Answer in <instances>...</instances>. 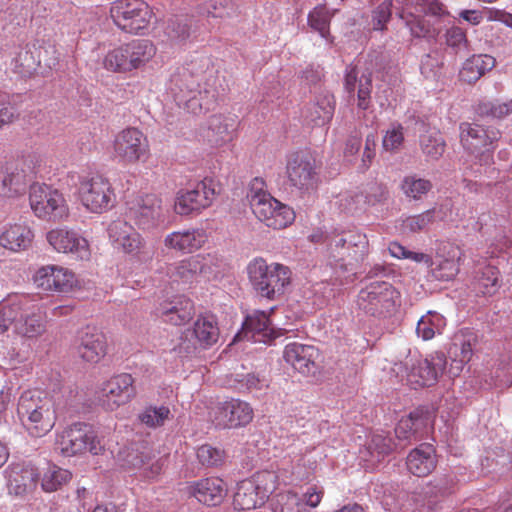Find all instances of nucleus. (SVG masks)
<instances>
[{"mask_svg":"<svg viewBox=\"0 0 512 512\" xmlns=\"http://www.w3.org/2000/svg\"><path fill=\"white\" fill-rule=\"evenodd\" d=\"M17 414L22 425L34 437H42L50 432L57 418L54 401L46 392L38 389L21 394Z\"/></svg>","mask_w":512,"mask_h":512,"instance_id":"1","label":"nucleus"},{"mask_svg":"<svg viewBox=\"0 0 512 512\" xmlns=\"http://www.w3.org/2000/svg\"><path fill=\"white\" fill-rule=\"evenodd\" d=\"M200 75L189 68L181 67L171 76L168 91L175 103L188 112L199 114L211 109L216 94L206 88L199 89Z\"/></svg>","mask_w":512,"mask_h":512,"instance_id":"2","label":"nucleus"},{"mask_svg":"<svg viewBox=\"0 0 512 512\" xmlns=\"http://www.w3.org/2000/svg\"><path fill=\"white\" fill-rule=\"evenodd\" d=\"M249 280L256 293L274 300L284 293L290 283V271L281 264L268 265L262 258L254 259L247 267Z\"/></svg>","mask_w":512,"mask_h":512,"instance_id":"3","label":"nucleus"},{"mask_svg":"<svg viewBox=\"0 0 512 512\" xmlns=\"http://www.w3.org/2000/svg\"><path fill=\"white\" fill-rule=\"evenodd\" d=\"M328 240L330 264L345 270L348 266L363 261L368 253V239L362 233L351 231L336 233Z\"/></svg>","mask_w":512,"mask_h":512,"instance_id":"4","label":"nucleus"},{"mask_svg":"<svg viewBox=\"0 0 512 512\" xmlns=\"http://www.w3.org/2000/svg\"><path fill=\"white\" fill-rule=\"evenodd\" d=\"M399 293L388 282H372L360 290L357 305L366 315L384 318L391 315Z\"/></svg>","mask_w":512,"mask_h":512,"instance_id":"5","label":"nucleus"},{"mask_svg":"<svg viewBox=\"0 0 512 512\" xmlns=\"http://www.w3.org/2000/svg\"><path fill=\"white\" fill-rule=\"evenodd\" d=\"M104 446L92 427L85 423H75L64 430L56 440L55 450L70 457L84 452L98 455Z\"/></svg>","mask_w":512,"mask_h":512,"instance_id":"6","label":"nucleus"},{"mask_svg":"<svg viewBox=\"0 0 512 512\" xmlns=\"http://www.w3.org/2000/svg\"><path fill=\"white\" fill-rule=\"evenodd\" d=\"M446 363L447 360L443 353H435L429 358L409 354L399 369H404L411 387L418 389L434 385L439 375L443 373Z\"/></svg>","mask_w":512,"mask_h":512,"instance_id":"7","label":"nucleus"},{"mask_svg":"<svg viewBox=\"0 0 512 512\" xmlns=\"http://www.w3.org/2000/svg\"><path fill=\"white\" fill-rule=\"evenodd\" d=\"M460 143L472 155L479 156V161L488 164L492 159L495 143L500 139V131L484 128L476 123L462 122L459 125Z\"/></svg>","mask_w":512,"mask_h":512,"instance_id":"8","label":"nucleus"},{"mask_svg":"<svg viewBox=\"0 0 512 512\" xmlns=\"http://www.w3.org/2000/svg\"><path fill=\"white\" fill-rule=\"evenodd\" d=\"M29 202L35 215L48 221L62 220L69 213L62 193L45 184L34 183L30 186Z\"/></svg>","mask_w":512,"mask_h":512,"instance_id":"9","label":"nucleus"},{"mask_svg":"<svg viewBox=\"0 0 512 512\" xmlns=\"http://www.w3.org/2000/svg\"><path fill=\"white\" fill-rule=\"evenodd\" d=\"M79 195L81 203L93 213L107 211L116 202V195L110 181L99 174L81 178Z\"/></svg>","mask_w":512,"mask_h":512,"instance_id":"10","label":"nucleus"},{"mask_svg":"<svg viewBox=\"0 0 512 512\" xmlns=\"http://www.w3.org/2000/svg\"><path fill=\"white\" fill-rule=\"evenodd\" d=\"M111 242L124 253L136 257L141 262L153 259L154 248L148 245L144 238L127 222L117 220L108 228Z\"/></svg>","mask_w":512,"mask_h":512,"instance_id":"11","label":"nucleus"},{"mask_svg":"<svg viewBox=\"0 0 512 512\" xmlns=\"http://www.w3.org/2000/svg\"><path fill=\"white\" fill-rule=\"evenodd\" d=\"M111 17L121 30L137 34L148 26L151 11L142 0H118L111 7Z\"/></svg>","mask_w":512,"mask_h":512,"instance_id":"12","label":"nucleus"},{"mask_svg":"<svg viewBox=\"0 0 512 512\" xmlns=\"http://www.w3.org/2000/svg\"><path fill=\"white\" fill-rule=\"evenodd\" d=\"M286 176L289 184L301 192L314 189L317 182L315 158L307 151L291 153L287 156Z\"/></svg>","mask_w":512,"mask_h":512,"instance_id":"13","label":"nucleus"},{"mask_svg":"<svg viewBox=\"0 0 512 512\" xmlns=\"http://www.w3.org/2000/svg\"><path fill=\"white\" fill-rule=\"evenodd\" d=\"M274 478L272 473L265 472L258 475L257 482L249 480L241 482L234 495V507L238 510H251L262 505L275 488Z\"/></svg>","mask_w":512,"mask_h":512,"instance_id":"14","label":"nucleus"},{"mask_svg":"<svg viewBox=\"0 0 512 512\" xmlns=\"http://www.w3.org/2000/svg\"><path fill=\"white\" fill-rule=\"evenodd\" d=\"M253 416V408L248 402L234 398L218 403L211 412L213 423L221 428L244 427Z\"/></svg>","mask_w":512,"mask_h":512,"instance_id":"15","label":"nucleus"},{"mask_svg":"<svg viewBox=\"0 0 512 512\" xmlns=\"http://www.w3.org/2000/svg\"><path fill=\"white\" fill-rule=\"evenodd\" d=\"M215 196L213 180L205 178L193 188L177 193L174 210L179 215H189L209 207Z\"/></svg>","mask_w":512,"mask_h":512,"instance_id":"16","label":"nucleus"},{"mask_svg":"<svg viewBox=\"0 0 512 512\" xmlns=\"http://www.w3.org/2000/svg\"><path fill=\"white\" fill-rule=\"evenodd\" d=\"M161 203V199L154 194L138 195L127 202V215L140 229H151L162 219Z\"/></svg>","mask_w":512,"mask_h":512,"instance_id":"17","label":"nucleus"},{"mask_svg":"<svg viewBox=\"0 0 512 512\" xmlns=\"http://www.w3.org/2000/svg\"><path fill=\"white\" fill-rule=\"evenodd\" d=\"M133 383V377L127 373L112 377L102 387L101 405L106 410L113 411L128 403L136 394Z\"/></svg>","mask_w":512,"mask_h":512,"instance_id":"18","label":"nucleus"},{"mask_svg":"<svg viewBox=\"0 0 512 512\" xmlns=\"http://www.w3.org/2000/svg\"><path fill=\"white\" fill-rule=\"evenodd\" d=\"M117 157L127 163H135L148 152V141L141 131L128 128L121 131L114 140Z\"/></svg>","mask_w":512,"mask_h":512,"instance_id":"19","label":"nucleus"},{"mask_svg":"<svg viewBox=\"0 0 512 512\" xmlns=\"http://www.w3.org/2000/svg\"><path fill=\"white\" fill-rule=\"evenodd\" d=\"M75 349L84 361L98 363L107 353L106 337L97 328L87 326L78 332Z\"/></svg>","mask_w":512,"mask_h":512,"instance_id":"20","label":"nucleus"},{"mask_svg":"<svg viewBox=\"0 0 512 512\" xmlns=\"http://www.w3.org/2000/svg\"><path fill=\"white\" fill-rule=\"evenodd\" d=\"M461 251L456 245L443 242L431 261V274L436 280L449 281L459 273Z\"/></svg>","mask_w":512,"mask_h":512,"instance_id":"21","label":"nucleus"},{"mask_svg":"<svg viewBox=\"0 0 512 512\" xmlns=\"http://www.w3.org/2000/svg\"><path fill=\"white\" fill-rule=\"evenodd\" d=\"M213 259L209 254L206 256H192L171 264L167 269V274L174 281H181L183 283L191 282L197 275L209 278L214 273L212 269Z\"/></svg>","mask_w":512,"mask_h":512,"instance_id":"22","label":"nucleus"},{"mask_svg":"<svg viewBox=\"0 0 512 512\" xmlns=\"http://www.w3.org/2000/svg\"><path fill=\"white\" fill-rule=\"evenodd\" d=\"M74 274L63 267H41L34 275V282L43 291L68 292L75 284Z\"/></svg>","mask_w":512,"mask_h":512,"instance_id":"23","label":"nucleus"},{"mask_svg":"<svg viewBox=\"0 0 512 512\" xmlns=\"http://www.w3.org/2000/svg\"><path fill=\"white\" fill-rule=\"evenodd\" d=\"M47 241L58 252L72 253L81 260L90 256L87 240L74 231L62 228L51 230L47 233Z\"/></svg>","mask_w":512,"mask_h":512,"instance_id":"24","label":"nucleus"},{"mask_svg":"<svg viewBox=\"0 0 512 512\" xmlns=\"http://www.w3.org/2000/svg\"><path fill=\"white\" fill-rule=\"evenodd\" d=\"M283 357L299 373L310 375L316 372L319 351L312 345L294 342L286 345Z\"/></svg>","mask_w":512,"mask_h":512,"instance_id":"25","label":"nucleus"},{"mask_svg":"<svg viewBox=\"0 0 512 512\" xmlns=\"http://www.w3.org/2000/svg\"><path fill=\"white\" fill-rule=\"evenodd\" d=\"M335 110V99L328 90L317 92L313 100L303 111L304 120L313 126H324L332 120Z\"/></svg>","mask_w":512,"mask_h":512,"instance_id":"26","label":"nucleus"},{"mask_svg":"<svg viewBox=\"0 0 512 512\" xmlns=\"http://www.w3.org/2000/svg\"><path fill=\"white\" fill-rule=\"evenodd\" d=\"M7 487L10 494L24 495L31 491L38 479V473L31 465L12 463L5 470Z\"/></svg>","mask_w":512,"mask_h":512,"instance_id":"27","label":"nucleus"},{"mask_svg":"<svg viewBox=\"0 0 512 512\" xmlns=\"http://www.w3.org/2000/svg\"><path fill=\"white\" fill-rule=\"evenodd\" d=\"M30 298L25 295H13L0 303V334L18 324L25 313H29Z\"/></svg>","mask_w":512,"mask_h":512,"instance_id":"28","label":"nucleus"},{"mask_svg":"<svg viewBox=\"0 0 512 512\" xmlns=\"http://www.w3.org/2000/svg\"><path fill=\"white\" fill-rule=\"evenodd\" d=\"M192 494L199 502L208 505H219L227 494L225 482L218 477H210L194 482L190 487Z\"/></svg>","mask_w":512,"mask_h":512,"instance_id":"29","label":"nucleus"},{"mask_svg":"<svg viewBox=\"0 0 512 512\" xmlns=\"http://www.w3.org/2000/svg\"><path fill=\"white\" fill-rule=\"evenodd\" d=\"M265 182L261 178H254L249 186L247 199L253 214L261 221L271 216L272 207H278V200L264 190Z\"/></svg>","mask_w":512,"mask_h":512,"instance_id":"30","label":"nucleus"},{"mask_svg":"<svg viewBox=\"0 0 512 512\" xmlns=\"http://www.w3.org/2000/svg\"><path fill=\"white\" fill-rule=\"evenodd\" d=\"M451 214L449 202L436 205L421 214L406 217L402 222V229L411 233H418L427 230L430 225L437 221H445Z\"/></svg>","mask_w":512,"mask_h":512,"instance_id":"31","label":"nucleus"},{"mask_svg":"<svg viewBox=\"0 0 512 512\" xmlns=\"http://www.w3.org/2000/svg\"><path fill=\"white\" fill-rule=\"evenodd\" d=\"M436 453L433 445L423 443L407 456L406 465L410 473L418 477L429 475L436 467Z\"/></svg>","mask_w":512,"mask_h":512,"instance_id":"32","label":"nucleus"},{"mask_svg":"<svg viewBox=\"0 0 512 512\" xmlns=\"http://www.w3.org/2000/svg\"><path fill=\"white\" fill-rule=\"evenodd\" d=\"M159 312L164 322L183 325L193 317L194 305L189 298L176 296L169 302L162 303Z\"/></svg>","mask_w":512,"mask_h":512,"instance_id":"33","label":"nucleus"},{"mask_svg":"<svg viewBox=\"0 0 512 512\" xmlns=\"http://www.w3.org/2000/svg\"><path fill=\"white\" fill-rule=\"evenodd\" d=\"M206 242V234L201 229L175 231L164 239V245L184 253H191L203 246Z\"/></svg>","mask_w":512,"mask_h":512,"instance_id":"34","label":"nucleus"},{"mask_svg":"<svg viewBox=\"0 0 512 512\" xmlns=\"http://www.w3.org/2000/svg\"><path fill=\"white\" fill-rule=\"evenodd\" d=\"M269 326L270 320L268 315L263 311H255L245 318L242 331L236 337L242 335L247 340L266 342L272 334Z\"/></svg>","mask_w":512,"mask_h":512,"instance_id":"35","label":"nucleus"},{"mask_svg":"<svg viewBox=\"0 0 512 512\" xmlns=\"http://www.w3.org/2000/svg\"><path fill=\"white\" fill-rule=\"evenodd\" d=\"M235 119L221 114L212 115L208 120L205 137L213 146H221L232 140Z\"/></svg>","mask_w":512,"mask_h":512,"instance_id":"36","label":"nucleus"},{"mask_svg":"<svg viewBox=\"0 0 512 512\" xmlns=\"http://www.w3.org/2000/svg\"><path fill=\"white\" fill-rule=\"evenodd\" d=\"M427 425V417H424L422 412L416 410L409 414V416L402 418L395 427V436L398 440L400 449L412 440L419 439V432Z\"/></svg>","mask_w":512,"mask_h":512,"instance_id":"37","label":"nucleus"},{"mask_svg":"<svg viewBox=\"0 0 512 512\" xmlns=\"http://www.w3.org/2000/svg\"><path fill=\"white\" fill-rule=\"evenodd\" d=\"M188 335H193L201 349H208L219 339V327L213 316H201L187 329Z\"/></svg>","mask_w":512,"mask_h":512,"instance_id":"38","label":"nucleus"},{"mask_svg":"<svg viewBox=\"0 0 512 512\" xmlns=\"http://www.w3.org/2000/svg\"><path fill=\"white\" fill-rule=\"evenodd\" d=\"M46 331V319L40 309L32 302L29 303V313H25L15 326V334L36 338Z\"/></svg>","mask_w":512,"mask_h":512,"instance_id":"39","label":"nucleus"},{"mask_svg":"<svg viewBox=\"0 0 512 512\" xmlns=\"http://www.w3.org/2000/svg\"><path fill=\"white\" fill-rule=\"evenodd\" d=\"M495 64L496 60L491 55H473L463 63L459 77L462 81L473 84L485 75L486 72L491 71L495 67Z\"/></svg>","mask_w":512,"mask_h":512,"instance_id":"40","label":"nucleus"},{"mask_svg":"<svg viewBox=\"0 0 512 512\" xmlns=\"http://www.w3.org/2000/svg\"><path fill=\"white\" fill-rule=\"evenodd\" d=\"M474 342L475 336L473 334L456 335L453 338V342L448 349V355L452 361L451 369L456 370L454 375L459 373L464 365L470 361L473 355Z\"/></svg>","mask_w":512,"mask_h":512,"instance_id":"41","label":"nucleus"},{"mask_svg":"<svg viewBox=\"0 0 512 512\" xmlns=\"http://www.w3.org/2000/svg\"><path fill=\"white\" fill-rule=\"evenodd\" d=\"M122 460L123 466L142 470L143 475L147 478H154L159 475L163 468L162 459L153 462L150 454L138 449L127 451Z\"/></svg>","mask_w":512,"mask_h":512,"instance_id":"42","label":"nucleus"},{"mask_svg":"<svg viewBox=\"0 0 512 512\" xmlns=\"http://www.w3.org/2000/svg\"><path fill=\"white\" fill-rule=\"evenodd\" d=\"M31 230L21 224H15L7 228L0 236V245L11 251L26 249L32 241Z\"/></svg>","mask_w":512,"mask_h":512,"instance_id":"43","label":"nucleus"},{"mask_svg":"<svg viewBox=\"0 0 512 512\" xmlns=\"http://www.w3.org/2000/svg\"><path fill=\"white\" fill-rule=\"evenodd\" d=\"M49 48L52 50V57L47 56L48 49L46 48L40 49L38 55L35 56L28 46H26L18 52L16 62L27 72L34 70L37 66L41 65L42 62L45 66L52 68L58 63L59 56L55 55L56 50L54 47L50 46Z\"/></svg>","mask_w":512,"mask_h":512,"instance_id":"44","label":"nucleus"},{"mask_svg":"<svg viewBox=\"0 0 512 512\" xmlns=\"http://www.w3.org/2000/svg\"><path fill=\"white\" fill-rule=\"evenodd\" d=\"M366 450L372 460L380 461L385 456L401 449L399 443L394 441L390 433L382 431L372 434L366 444Z\"/></svg>","mask_w":512,"mask_h":512,"instance_id":"45","label":"nucleus"},{"mask_svg":"<svg viewBox=\"0 0 512 512\" xmlns=\"http://www.w3.org/2000/svg\"><path fill=\"white\" fill-rule=\"evenodd\" d=\"M419 146L427 161H437L445 152L446 142L437 130H429L419 137Z\"/></svg>","mask_w":512,"mask_h":512,"instance_id":"46","label":"nucleus"},{"mask_svg":"<svg viewBox=\"0 0 512 512\" xmlns=\"http://www.w3.org/2000/svg\"><path fill=\"white\" fill-rule=\"evenodd\" d=\"M446 326V319L435 311H428L417 323L416 334L424 341L431 340L437 334H441Z\"/></svg>","mask_w":512,"mask_h":512,"instance_id":"47","label":"nucleus"},{"mask_svg":"<svg viewBox=\"0 0 512 512\" xmlns=\"http://www.w3.org/2000/svg\"><path fill=\"white\" fill-rule=\"evenodd\" d=\"M446 50L454 56H465L471 51L466 32L459 26H452L444 33Z\"/></svg>","mask_w":512,"mask_h":512,"instance_id":"48","label":"nucleus"},{"mask_svg":"<svg viewBox=\"0 0 512 512\" xmlns=\"http://www.w3.org/2000/svg\"><path fill=\"white\" fill-rule=\"evenodd\" d=\"M130 65L137 69L147 63L156 53V48L149 40H135L126 44Z\"/></svg>","mask_w":512,"mask_h":512,"instance_id":"49","label":"nucleus"},{"mask_svg":"<svg viewBox=\"0 0 512 512\" xmlns=\"http://www.w3.org/2000/svg\"><path fill=\"white\" fill-rule=\"evenodd\" d=\"M475 113L482 118L504 119L512 113V100H481L475 106Z\"/></svg>","mask_w":512,"mask_h":512,"instance_id":"50","label":"nucleus"},{"mask_svg":"<svg viewBox=\"0 0 512 512\" xmlns=\"http://www.w3.org/2000/svg\"><path fill=\"white\" fill-rule=\"evenodd\" d=\"M476 289L483 295H492L499 288V271L493 265L481 267L475 277Z\"/></svg>","mask_w":512,"mask_h":512,"instance_id":"51","label":"nucleus"},{"mask_svg":"<svg viewBox=\"0 0 512 512\" xmlns=\"http://www.w3.org/2000/svg\"><path fill=\"white\" fill-rule=\"evenodd\" d=\"M25 189V175L17 168L7 167L1 179L0 194L12 197Z\"/></svg>","mask_w":512,"mask_h":512,"instance_id":"52","label":"nucleus"},{"mask_svg":"<svg viewBox=\"0 0 512 512\" xmlns=\"http://www.w3.org/2000/svg\"><path fill=\"white\" fill-rule=\"evenodd\" d=\"M331 18L332 14L327 9L326 5H318L308 14V24L310 28L318 32L322 38L328 40L330 36Z\"/></svg>","mask_w":512,"mask_h":512,"instance_id":"53","label":"nucleus"},{"mask_svg":"<svg viewBox=\"0 0 512 512\" xmlns=\"http://www.w3.org/2000/svg\"><path fill=\"white\" fill-rule=\"evenodd\" d=\"M173 417L168 406H147L138 414L139 421L149 428L163 426L167 420Z\"/></svg>","mask_w":512,"mask_h":512,"instance_id":"54","label":"nucleus"},{"mask_svg":"<svg viewBox=\"0 0 512 512\" xmlns=\"http://www.w3.org/2000/svg\"><path fill=\"white\" fill-rule=\"evenodd\" d=\"M432 187L433 185L430 180L420 178L417 175L406 176L401 183L403 193L414 200H420Z\"/></svg>","mask_w":512,"mask_h":512,"instance_id":"55","label":"nucleus"},{"mask_svg":"<svg viewBox=\"0 0 512 512\" xmlns=\"http://www.w3.org/2000/svg\"><path fill=\"white\" fill-rule=\"evenodd\" d=\"M126 51V45L109 51L103 61L104 67L113 72H127L133 70V65H130Z\"/></svg>","mask_w":512,"mask_h":512,"instance_id":"56","label":"nucleus"},{"mask_svg":"<svg viewBox=\"0 0 512 512\" xmlns=\"http://www.w3.org/2000/svg\"><path fill=\"white\" fill-rule=\"evenodd\" d=\"M271 214L272 215L268 216L267 220H264L263 223H265L267 227L276 230L286 228L293 222L295 217L294 211L279 201L278 207H272Z\"/></svg>","mask_w":512,"mask_h":512,"instance_id":"57","label":"nucleus"},{"mask_svg":"<svg viewBox=\"0 0 512 512\" xmlns=\"http://www.w3.org/2000/svg\"><path fill=\"white\" fill-rule=\"evenodd\" d=\"M71 479V473L62 468H50L42 478V488L47 492L58 490Z\"/></svg>","mask_w":512,"mask_h":512,"instance_id":"58","label":"nucleus"},{"mask_svg":"<svg viewBox=\"0 0 512 512\" xmlns=\"http://www.w3.org/2000/svg\"><path fill=\"white\" fill-rule=\"evenodd\" d=\"M274 512H309L305 507L303 500L295 493H285L278 495V499L273 508Z\"/></svg>","mask_w":512,"mask_h":512,"instance_id":"59","label":"nucleus"},{"mask_svg":"<svg viewBox=\"0 0 512 512\" xmlns=\"http://www.w3.org/2000/svg\"><path fill=\"white\" fill-rule=\"evenodd\" d=\"M443 61L438 53H429L423 56L421 60V74L426 79L436 80L441 76Z\"/></svg>","mask_w":512,"mask_h":512,"instance_id":"60","label":"nucleus"},{"mask_svg":"<svg viewBox=\"0 0 512 512\" xmlns=\"http://www.w3.org/2000/svg\"><path fill=\"white\" fill-rule=\"evenodd\" d=\"M399 17L404 21L414 37L421 38L429 35L430 26L424 19L412 13L405 12H401Z\"/></svg>","mask_w":512,"mask_h":512,"instance_id":"61","label":"nucleus"},{"mask_svg":"<svg viewBox=\"0 0 512 512\" xmlns=\"http://www.w3.org/2000/svg\"><path fill=\"white\" fill-rule=\"evenodd\" d=\"M358 107L362 110H367L371 103V91H372V73L367 71L361 74L358 83Z\"/></svg>","mask_w":512,"mask_h":512,"instance_id":"62","label":"nucleus"},{"mask_svg":"<svg viewBox=\"0 0 512 512\" xmlns=\"http://www.w3.org/2000/svg\"><path fill=\"white\" fill-rule=\"evenodd\" d=\"M197 458L207 467H216L223 463V451L211 445H202L197 450Z\"/></svg>","mask_w":512,"mask_h":512,"instance_id":"63","label":"nucleus"},{"mask_svg":"<svg viewBox=\"0 0 512 512\" xmlns=\"http://www.w3.org/2000/svg\"><path fill=\"white\" fill-rule=\"evenodd\" d=\"M392 0H384L372 12L374 30H384L392 15Z\"/></svg>","mask_w":512,"mask_h":512,"instance_id":"64","label":"nucleus"}]
</instances>
